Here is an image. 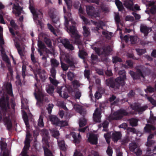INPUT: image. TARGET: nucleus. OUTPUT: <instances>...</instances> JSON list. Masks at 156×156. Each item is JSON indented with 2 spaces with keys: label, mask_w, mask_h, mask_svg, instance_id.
Returning <instances> with one entry per match:
<instances>
[{
  "label": "nucleus",
  "mask_w": 156,
  "mask_h": 156,
  "mask_svg": "<svg viewBox=\"0 0 156 156\" xmlns=\"http://www.w3.org/2000/svg\"><path fill=\"white\" fill-rule=\"evenodd\" d=\"M71 15L70 13H68L67 14L68 18H67V17L65 15H64V17L65 20L64 24L66 27L67 28V32L72 37L75 38L76 39L75 43L78 44V47L80 49L79 53V56L80 58L83 59L85 58L86 56L87 55V54L84 50H82L83 47L82 45L81 44H80L79 43L76 42V40L79 41V38L80 37V36L77 33V31L74 26L70 27L69 29L68 27V19H69V21L71 23H73V24H75V22L73 21L72 19H70V16Z\"/></svg>",
  "instance_id": "f257e3e1"
},
{
  "label": "nucleus",
  "mask_w": 156,
  "mask_h": 156,
  "mask_svg": "<svg viewBox=\"0 0 156 156\" xmlns=\"http://www.w3.org/2000/svg\"><path fill=\"white\" fill-rule=\"evenodd\" d=\"M10 109L9 103L8 100L6 101L4 98H0V121L2 117L1 114V110L3 112L4 117L3 121L5 125L8 130H10L12 127V123L10 117L11 114L8 112Z\"/></svg>",
  "instance_id": "f03ea898"
},
{
  "label": "nucleus",
  "mask_w": 156,
  "mask_h": 156,
  "mask_svg": "<svg viewBox=\"0 0 156 156\" xmlns=\"http://www.w3.org/2000/svg\"><path fill=\"white\" fill-rule=\"evenodd\" d=\"M119 74V77L117 78L115 80V83H113L111 79L106 80V84L109 87L113 88L116 86H123L124 84V80L126 78V73L124 70L120 71Z\"/></svg>",
  "instance_id": "7ed1b4c3"
},
{
  "label": "nucleus",
  "mask_w": 156,
  "mask_h": 156,
  "mask_svg": "<svg viewBox=\"0 0 156 156\" xmlns=\"http://www.w3.org/2000/svg\"><path fill=\"white\" fill-rule=\"evenodd\" d=\"M31 1H30L29 2L30 3L29 9L33 15L34 21L37 25L42 27L43 24L41 21V20L43 17L42 14L39 10L34 9L33 5L30 4Z\"/></svg>",
  "instance_id": "20e7f679"
},
{
  "label": "nucleus",
  "mask_w": 156,
  "mask_h": 156,
  "mask_svg": "<svg viewBox=\"0 0 156 156\" xmlns=\"http://www.w3.org/2000/svg\"><path fill=\"white\" fill-rule=\"evenodd\" d=\"M34 94L37 103L42 104L44 101L46 102L48 100L46 94L42 88H35Z\"/></svg>",
  "instance_id": "39448f33"
},
{
  "label": "nucleus",
  "mask_w": 156,
  "mask_h": 156,
  "mask_svg": "<svg viewBox=\"0 0 156 156\" xmlns=\"http://www.w3.org/2000/svg\"><path fill=\"white\" fill-rule=\"evenodd\" d=\"M61 57L60 59L61 65V67L63 69L66 71L67 70L68 67L65 64L62 62V60L66 62L69 64L71 66H73L74 65L73 62L72 61L69 60V55L64 53L63 51L60 52Z\"/></svg>",
  "instance_id": "423d86ee"
},
{
  "label": "nucleus",
  "mask_w": 156,
  "mask_h": 156,
  "mask_svg": "<svg viewBox=\"0 0 156 156\" xmlns=\"http://www.w3.org/2000/svg\"><path fill=\"white\" fill-rule=\"evenodd\" d=\"M128 115V113L126 110L120 109L113 113L112 118L113 120H119L121 119L124 116Z\"/></svg>",
  "instance_id": "0eeeda50"
},
{
  "label": "nucleus",
  "mask_w": 156,
  "mask_h": 156,
  "mask_svg": "<svg viewBox=\"0 0 156 156\" xmlns=\"http://www.w3.org/2000/svg\"><path fill=\"white\" fill-rule=\"evenodd\" d=\"M144 69L141 68L137 69L136 73H135L133 72L130 71L129 73L133 79H140L142 80H144V76L143 74L144 73Z\"/></svg>",
  "instance_id": "6e6552de"
},
{
  "label": "nucleus",
  "mask_w": 156,
  "mask_h": 156,
  "mask_svg": "<svg viewBox=\"0 0 156 156\" xmlns=\"http://www.w3.org/2000/svg\"><path fill=\"white\" fill-rule=\"evenodd\" d=\"M93 49L98 55H101L105 56L110 55L111 51H112V48L110 46L103 50V52H102V50L96 47L94 48Z\"/></svg>",
  "instance_id": "1a4fd4ad"
},
{
  "label": "nucleus",
  "mask_w": 156,
  "mask_h": 156,
  "mask_svg": "<svg viewBox=\"0 0 156 156\" xmlns=\"http://www.w3.org/2000/svg\"><path fill=\"white\" fill-rule=\"evenodd\" d=\"M124 5L128 9L132 11L140 10L139 6L137 4L134 5L133 2L131 0L129 1H128V0L125 1L124 3Z\"/></svg>",
  "instance_id": "9d476101"
},
{
  "label": "nucleus",
  "mask_w": 156,
  "mask_h": 156,
  "mask_svg": "<svg viewBox=\"0 0 156 156\" xmlns=\"http://www.w3.org/2000/svg\"><path fill=\"white\" fill-rule=\"evenodd\" d=\"M120 34H121L120 37L122 40H124L126 42H129L132 44H135L137 42L138 39L136 36H130L126 35L125 36L124 38H123L122 34L121 31L120 30Z\"/></svg>",
  "instance_id": "9b49d317"
},
{
  "label": "nucleus",
  "mask_w": 156,
  "mask_h": 156,
  "mask_svg": "<svg viewBox=\"0 0 156 156\" xmlns=\"http://www.w3.org/2000/svg\"><path fill=\"white\" fill-rule=\"evenodd\" d=\"M0 145L1 150L0 156H9V152L7 149V144L2 141H0Z\"/></svg>",
  "instance_id": "f8f14e48"
},
{
  "label": "nucleus",
  "mask_w": 156,
  "mask_h": 156,
  "mask_svg": "<svg viewBox=\"0 0 156 156\" xmlns=\"http://www.w3.org/2000/svg\"><path fill=\"white\" fill-rule=\"evenodd\" d=\"M69 89V94L73 96L76 99H80L81 96V92L78 88H67Z\"/></svg>",
  "instance_id": "ddd939ff"
},
{
  "label": "nucleus",
  "mask_w": 156,
  "mask_h": 156,
  "mask_svg": "<svg viewBox=\"0 0 156 156\" xmlns=\"http://www.w3.org/2000/svg\"><path fill=\"white\" fill-rule=\"evenodd\" d=\"M142 1L143 3L146 5L147 7L153 5L150 10L151 13L154 14L156 12V2L147 0H142Z\"/></svg>",
  "instance_id": "4468645a"
},
{
  "label": "nucleus",
  "mask_w": 156,
  "mask_h": 156,
  "mask_svg": "<svg viewBox=\"0 0 156 156\" xmlns=\"http://www.w3.org/2000/svg\"><path fill=\"white\" fill-rule=\"evenodd\" d=\"M101 114L100 109L98 108H96L93 114V119L94 122H101Z\"/></svg>",
  "instance_id": "2eb2a0df"
},
{
  "label": "nucleus",
  "mask_w": 156,
  "mask_h": 156,
  "mask_svg": "<svg viewBox=\"0 0 156 156\" xmlns=\"http://www.w3.org/2000/svg\"><path fill=\"white\" fill-rule=\"evenodd\" d=\"M50 146L47 140L44 141V146L43 147L45 156H53L52 153L49 149Z\"/></svg>",
  "instance_id": "dca6fc26"
},
{
  "label": "nucleus",
  "mask_w": 156,
  "mask_h": 156,
  "mask_svg": "<svg viewBox=\"0 0 156 156\" xmlns=\"http://www.w3.org/2000/svg\"><path fill=\"white\" fill-rule=\"evenodd\" d=\"M94 8L92 6H86L87 12L88 15L96 18L99 16V14L98 13H94Z\"/></svg>",
  "instance_id": "f3484780"
},
{
  "label": "nucleus",
  "mask_w": 156,
  "mask_h": 156,
  "mask_svg": "<svg viewBox=\"0 0 156 156\" xmlns=\"http://www.w3.org/2000/svg\"><path fill=\"white\" fill-rule=\"evenodd\" d=\"M131 108H132V109L136 112H141L146 110L147 108V106H144L140 107L139 105L137 104H135L134 105H131Z\"/></svg>",
  "instance_id": "a211bd4d"
},
{
  "label": "nucleus",
  "mask_w": 156,
  "mask_h": 156,
  "mask_svg": "<svg viewBox=\"0 0 156 156\" xmlns=\"http://www.w3.org/2000/svg\"><path fill=\"white\" fill-rule=\"evenodd\" d=\"M12 12L16 16H19L21 13L22 9L19 5L14 4L12 8Z\"/></svg>",
  "instance_id": "6ab92c4d"
},
{
  "label": "nucleus",
  "mask_w": 156,
  "mask_h": 156,
  "mask_svg": "<svg viewBox=\"0 0 156 156\" xmlns=\"http://www.w3.org/2000/svg\"><path fill=\"white\" fill-rule=\"evenodd\" d=\"M61 41L66 48L71 50L74 49V48L73 47L72 44H69L68 40L66 39H63L61 40Z\"/></svg>",
  "instance_id": "aec40b11"
},
{
  "label": "nucleus",
  "mask_w": 156,
  "mask_h": 156,
  "mask_svg": "<svg viewBox=\"0 0 156 156\" xmlns=\"http://www.w3.org/2000/svg\"><path fill=\"white\" fill-rule=\"evenodd\" d=\"M59 89L58 90V93L61 95V96L63 98L65 99H67L69 97V89L65 88L64 91H61V89L62 88H59Z\"/></svg>",
  "instance_id": "412c9836"
},
{
  "label": "nucleus",
  "mask_w": 156,
  "mask_h": 156,
  "mask_svg": "<svg viewBox=\"0 0 156 156\" xmlns=\"http://www.w3.org/2000/svg\"><path fill=\"white\" fill-rule=\"evenodd\" d=\"M88 139L91 144L94 145L97 144L98 138L96 135L94 134L90 135Z\"/></svg>",
  "instance_id": "4be33fe9"
},
{
  "label": "nucleus",
  "mask_w": 156,
  "mask_h": 156,
  "mask_svg": "<svg viewBox=\"0 0 156 156\" xmlns=\"http://www.w3.org/2000/svg\"><path fill=\"white\" fill-rule=\"evenodd\" d=\"M111 137L114 142L117 141L121 137V133L120 132H114L112 134Z\"/></svg>",
  "instance_id": "5701e85b"
},
{
  "label": "nucleus",
  "mask_w": 156,
  "mask_h": 156,
  "mask_svg": "<svg viewBox=\"0 0 156 156\" xmlns=\"http://www.w3.org/2000/svg\"><path fill=\"white\" fill-rule=\"evenodd\" d=\"M49 119L50 121L53 124L58 126V125L59 124L60 120L56 116L54 115H51L50 116Z\"/></svg>",
  "instance_id": "b1692460"
},
{
  "label": "nucleus",
  "mask_w": 156,
  "mask_h": 156,
  "mask_svg": "<svg viewBox=\"0 0 156 156\" xmlns=\"http://www.w3.org/2000/svg\"><path fill=\"white\" fill-rule=\"evenodd\" d=\"M140 30L141 32L144 34L145 36L147 35L148 33L151 30V28H148L144 25L141 26Z\"/></svg>",
  "instance_id": "393cba45"
},
{
  "label": "nucleus",
  "mask_w": 156,
  "mask_h": 156,
  "mask_svg": "<svg viewBox=\"0 0 156 156\" xmlns=\"http://www.w3.org/2000/svg\"><path fill=\"white\" fill-rule=\"evenodd\" d=\"M30 147V145L25 144L24 146L21 153L22 154V156H29L27 154V151L29 150ZM30 156H36L34 155H32Z\"/></svg>",
  "instance_id": "a878e982"
},
{
  "label": "nucleus",
  "mask_w": 156,
  "mask_h": 156,
  "mask_svg": "<svg viewBox=\"0 0 156 156\" xmlns=\"http://www.w3.org/2000/svg\"><path fill=\"white\" fill-rule=\"evenodd\" d=\"M156 129L155 127L152 125L147 124L144 127V130L146 133H150L151 130H154Z\"/></svg>",
  "instance_id": "bb28decb"
},
{
  "label": "nucleus",
  "mask_w": 156,
  "mask_h": 156,
  "mask_svg": "<svg viewBox=\"0 0 156 156\" xmlns=\"http://www.w3.org/2000/svg\"><path fill=\"white\" fill-rule=\"evenodd\" d=\"M58 144L60 149L62 151H65L66 148L65 146V141L63 140H61L58 141Z\"/></svg>",
  "instance_id": "cd10ccee"
},
{
  "label": "nucleus",
  "mask_w": 156,
  "mask_h": 156,
  "mask_svg": "<svg viewBox=\"0 0 156 156\" xmlns=\"http://www.w3.org/2000/svg\"><path fill=\"white\" fill-rule=\"evenodd\" d=\"M23 118L25 124L26 125V127L27 128H29V120L28 115L26 112H24L23 115Z\"/></svg>",
  "instance_id": "c85d7f7f"
},
{
  "label": "nucleus",
  "mask_w": 156,
  "mask_h": 156,
  "mask_svg": "<svg viewBox=\"0 0 156 156\" xmlns=\"http://www.w3.org/2000/svg\"><path fill=\"white\" fill-rule=\"evenodd\" d=\"M51 133L52 134L53 137L57 138L59 135V131L56 129L53 128L50 129Z\"/></svg>",
  "instance_id": "c756f323"
},
{
  "label": "nucleus",
  "mask_w": 156,
  "mask_h": 156,
  "mask_svg": "<svg viewBox=\"0 0 156 156\" xmlns=\"http://www.w3.org/2000/svg\"><path fill=\"white\" fill-rule=\"evenodd\" d=\"M79 11L80 17L84 22V23L87 24L88 23L87 19L81 14H83V9L81 8L80 7L79 9Z\"/></svg>",
  "instance_id": "7c9ffc66"
},
{
  "label": "nucleus",
  "mask_w": 156,
  "mask_h": 156,
  "mask_svg": "<svg viewBox=\"0 0 156 156\" xmlns=\"http://www.w3.org/2000/svg\"><path fill=\"white\" fill-rule=\"evenodd\" d=\"M115 3L119 11H122L123 9L122 3L119 0H115Z\"/></svg>",
  "instance_id": "2f4dec72"
},
{
  "label": "nucleus",
  "mask_w": 156,
  "mask_h": 156,
  "mask_svg": "<svg viewBox=\"0 0 156 156\" xmlns=\"http://www.w3.org/2000/svg\"><path fill=\"white\" fill-rule=\"evenodd\" d=\"M38 74L40 78L42 80H44L46 79V77L45 75V73L44 70H39V72L38 73Z\"/></svg>",
  "instance_id": "473e14b6"
},
{
  "label": "nucleus",
  "mask_w": 156,
  "mask_h": 156,
  "mask_svg": "<svg viewBox=\"0 0 156 156\" xmlns=\"http://www.w3.org/2000/svg\"><path fill=\"white\" fill-rule=\"evenodd\" d=\"M116 98V96L113 95L109 98V101L111 103L112 105H114L118 102L119 101H117V100L114 101L115 99Z\"/></svg>",
  "instance_id": "72a5a7b5"
},
{
  "label": "nucleus",
  "mask_w": 156,
  "mask_h": 156,
  "mask_svg": "<svg viewBox=\"0 0 156 156\" xmlns=\"http://www.w3.org/2000/svg\"><path fill=\"white\" fill-rule=\"evenodd\" d=\"M51 66L53 67H56L59 65V62L55 59H51Z\"/></svg>",
  "instance_id": "f704fd0d"
},
{
  "label": "nucleus",
  "mask_w": 156,
  "mask_h": 156,
  "mask_svg": "<svg viewBox=\"0 0 156 156\" xmlns=\"http://www.w3.org/2000/svg\"><path fill=\"white\" fill-rule=\"evenodd\" d=\"M103 35L107 39H110L112 36V33L108 32L107 31H104L102 32Z\"/></svg>",
  "instance_id": "c9c22d12"
},
{
  "label": "nucleus",
  "mask_w": 156,
  "mask_h": 156,
  "mask_svg": "<svg viewBox=\"0 0 156 156\" xmlns=\"http://www.w3.org/2000/svg\"><path fill=\"white\" fill-rule=\"evenodd\" d=\"M138 146L135 143H133L129 144V149L130 150L134 152L136 149L137 148Z\"/></svg>",
  "instance_id": "e433bc0d"
},
{
  "label": "nucleus",
  "mask_w": 156,
  "mask_h": 156,
  "mask_svg": "<svg viewBox=\"0 0 156 156\" xmlns=\"http://www.w3.org/2000/svg\"><path fill=\"white\" fill-rule=\"evenodd\" d=\"M49 15L51 18L52 19V21L53 22L56 23L58 21V19L57 17V16L55 15H54L53 12L50 13L49 12Z\"/></svg>",
  "instance_id": "4c0bfd02"
},
{
  "label": "nucleus",
  "mask_w": 156,
  "mask_h": 156,
  "mask_svg": "<svg viewBox=\"0 0 156 156\" xmlns=\"http://www.w3.org/2000/svg\"><path fill=\"white\" fill-rule=\"evenodd\" d=\"M43 118V116L41 115H40L39 119H38V125L40 127H43L44 126Z\"/></svg>",
  "instance_id": "58836bf2"
},
{
  "label": "nucleus",
  "mask_w": 156,
  "mask_h": 156,
  "mask_svg": "<svg viewBox=\"0 0 156 156\" xmlns=\"http://www.w3.org/2000/svg\"><path fill=\"white\" fill-rule=\"evenodd\" d=\"M115 21L117 23V30H120V29H119L118 25L120 23V18L119 16V14L117 13L115 14Z\"/></svg>",
  "instance_id": "ea45409f"
},
{
  "label": "nucleus",
  "mask_w": 156,
  "mask_h": 156,
  "mask_svg": "<svg viewBox=\"0 0 156 156\" xmlns=\"http://www.w3.org/2000/svg\"><path fill=\"white\" fill-rule=\"evenodd\" d=\"M49 79L50 83L55 87L57 86L58 84L59 83V82L55 80V78H53L50 77Z\"/></svg>",
  "instance_id": "a19ab883"
},
{
  "label": "nucleus",
  "mask_w": 156,
  "mask_h": 156,
  "mask_svg": "<svg viewBox=\"0 0 156 156\" xmlns=\"http://www.w3.org/2000/svg\"><path fill=\"white\" fill-rule=\"evenodd\" d=\"M147 122L152 124H155L156 123V117L153 115L151 116Z\"/></svg>",
  "instance_id": "79ce46f5"
},
{
  "label": "nucleus",
  "mask_w": 156,
  "mask_h": 156,
  "mask_svg": "<svg viewBox=\"0 0 156 156\" xmlns=\"http://www.w3.org/2000/svg\"><path fill=\"white\" fill-rule=\"evenodd\" d=\"M14 42L16 43L15 46L18 50V51L19 54L21 56L23 55V52L22 50L20 48L19 44H18L17 42L16 41V40L14 39Z\"/></svg>",
  "instance_id": "37998d69"
},
{
  "label": "nucleus",
  "mask_w": 156,
  "mask_h": 156,
  "mask_svg": "<svg viewBox=\"0 0 156 156\" xmlns=\"http://www.w3.org/2000/svg\"><path fill=\"white\" fill-rule=\"evenodd\" d=\"M2 32L3 28L0 26V44H4Z\"/></svg>",
  "instance_id": "c03bdc74"
},
{
  "label": "nucleus",
  "mask_w": 156,
  "mask_h": 156,
  "mask_svg": "<svg viewBox=\"0 0 156 156\" xmlns=\"http://www.w3.org/2000/svg\"><path fill=\"white\" fill-rule=\"evenodd\" d=\"M83 29L84 36L85 37H87L90 34V32L88 28L84 26L83 27Z\"/></svg>",
  "instance_id": "a18cd8bd"
},
{
  "label": "nucleus",
  "mask_w": 156,
  "mask_h": 156,
  "mask_svg": "<svg viewBox=\"0 0 156 156\" xmlns=\"http://www.w3.org/2000/svg\"><path fill=\"white\" fill-rule=\"evenodd\" d=\"M1 52L2 54V59L8 63L9 62V60L7 56L4 53L3 50H1Z\"/></svg>",
  "instance_id": "49530a36"
},
{
  "label": "nucleus",
  "mask_w": 156,
  "mask_h": 156,
  "mask_svg": "<svg viewBox=\"0 0 156 156\" xmlns=\"http://www.w3.org/2000/svg\"><path fill=\"white\" fill-rule=\"evenodd\" d=\"M138 120L134 118L130 120V124L132 126H136L137 125Z\"/></svg>",
  "instance_id": "de8ad7c7"
},
{
  "label": "nucleus",
  "mask_w": 156,
  "mask_h": 156,
  "mask_svg": "<svg viewBox=\"0 0 156 156\" xmlns=\"http://www.w3.org/2000/svg\"><path fill=\"white\" fill-rule=\"evenodd\" d=\"M147 99L151 104L154 106H156V100L154 99L151 97H148Z\"/></svg>",
  "instance_id": "09e8293b"
},
{
  "label": "nucleus",
  "mask_w": 156,
  "mask_h": 156,
  "mask_svg": "<svg viewBox=\"0 0 156 156\" xmlns=\"http://www.w3.org/2000/svg\"><path fill=\"white\" fill-rule=\"evenodd\" d=\"M68 123L66 121H59V124L58 126H60L61 127H63L67 126Z\"/></svg>",
  "instance_id": "8fccbe9b"
},
{
  "label": "nucleus",
  "mask_w": 156,
  "mask_h": 156,
  "mask_svg": "<svg viewBox=\"0 0 156 156\" xmlns=\"http://www.w3.org/2000/svg\"><path fill=\"white\" fill-rule=\"evenodd\" d=\"M94 24L95 25H97L98 27V28H97V29H98L99 28H102V27L105 26V23L102 21L99 22L98 23L95 22Z\"/></svg>",
  "instance_id": "3c124183"
},
{
  "label": "nucleus",
  "mask_w": 156,
  "mask_h": 156,
  "mask_svg": "<svg viewBox=\"0 0 156 156\" xmlns=\"http://www.w3.org/2000/svg\"><path fill=\"white\" fill-rule=\"evenodd\" d=\"M53 106L54 105L52 104H49L48 105V107L47 108V110L48 111V113L49 114H51Z\"/></svg>",
  "instance_id": "603ef678"
},
{
  "label": "nucleus",
  "mask_w": 156,
  "mask_h": 156,
  "mask_svg": "<svg viewBox=\"0 0 156 156\" xmlns=\"http://www.w3.org/2000/svg\"><path fill=\"white\" fill-rule=\"evenodd\" d=\"M47 26L48 28L53 33L54 35H56V34L55 32V30L53 26L49 23H48L47 24Z\"/></svg>",
  "instance_id": "864d4df0"
},
{
  "label": "nucleus",
  "mask_w": 156,
  "mask_h": 156,
  "mask_svg": "<svg viewBox=\"0 0 156 156\" xmlns=\"http://www.w3.org/2000/svg\"><path fill=\"white\" fill-rule=\"evenodd\" d=\"M71 134L72 136V137L74 139V140L76 143H79V141L78 138H77L76 133L74 132H73Z\"/></svg>",
  "instance_id": "5fc2aeb1"
},
{
  "label": "nucleus",
  "mask_w": 156,
  "mask_h": 156,
  "mask_svg": "<svg viewBox=\"0 0 156 156\" xmlns=\"http://www.w3.org/2000/svg\"><path fill=\"white\" fill-rule=\"evenodd\" d=\"M74 108L76 109V111L79 113L80 114H82L83 110L82 109V108L80 107L79 106L77 105H75Z\"/></svg>",
  "instance_id": "6e6d98bb"
},
{
  "label": "nucleus",
  "mask_w": 156,
  "mask_h": 156,
  "mask_svg": "<svg viewBox=\"0 0 156 156\" xmlns=\"http://www.w3.org/2000/svg\"><path fill=\"white\" fill-rule=\"evenodd\" d=\"M67 76L68 79L71 80L73 79L74 76V75L73 73L69 72L68 73Z\"/></svg>",
  "instance_id": "4d7b16f0"
},
{
  "label": "nucleus",
  "mask_w": 156,
  "mask_h": 156,
  "mask_svg": "<svg viewBox=\"0 0 156 156\" xmlns=\"http://www.w3.org/2000/svg\"><path fill=\"white\" fill-rule=\"evenodd\" d=\"M32 51V53L31 55V59L32 60V62L34 63L36 62V61L35 59L34 58V48L33 47H32L31 48Z\"/></svg>",
  "instance_id": "13d9d810"
},
{
  "label": "nucleus",
  "mask_w": 156,
  "mask_h": 156,
  "mask_svg": "<svg viewBox=\"0 0 156 156\" xmlns=\"http://www.w3.org/2000/svg\"><path fill=\"white\" fill-rule=\"evenodd\" d=\"M4 16V14L3 12L0 13V23L4 24H5V21H4L3 17Z\"/></svg>",
  "instance_id": "bf43d9fd"
},
{
  "label": "nucleus",
  "mask_w": 156,
  "mask_h": 156,
  "mask_svg": "<svg viewBox=\"0 0 156 156\" xmlns=\"http://www.w3.org/2000/svg\"><path fill=\"white\" fill-rule=\"evenodd\" d=\"M16 78L17 80L16 82V84L17 86H18V87L21 86V83L20 79V76L19 75H17L16 76Z\"/></svg>",
  "instance_id": "052dcab7"
},
{
  "label": "nucleus",
  "mask_w": 156,
  "mask_h": 156,
  "mask_svg": "<svg viewBox=\"0 0 156 156\" xmlns=\"http://www.w3.org/2000/svg\"><path fill=\"white\" fill-rule=\"evenodd\" d=\"M136 51L139 55H141L146 52V50L145 49H136Z\"/></svg>",
  "instance_id": "680f3d73"
},
{
  "label": "nucleus",
  "mask_w": 156,
  "mask_h": 156,
  "mask_svg": "<svg viewBox=\"0 0 156 156\" xmlns=\"http://www.w3.org/2000/svg\"><path fill=\"white\" fill-rule=\"evenodd\" d=\"M51 76L52 78H55V75L56 74V71L55 69L54 68H52L51 70Z\"/></svg>",
  "instance_id": "e2e57ef3"
},
{
  "label": "nucleus",
  "mask_w": 156,
  "mask_h": 156,
  "mask_svg": "<svg viewBox=\"0 0 156 156\" xmlns=\"http://www.w3.org/2000/svg\"><path fill=\"white\" fill-rule=\"evenodd\" d=\"M10 24L11 26L12 27V28L14 29H16L17 27V26L16 24L14 22V20H11L10 21Z\"/></svg>",
  "instance_id": "0e129e2a"
},
{
  "label": "nucleus",
  "mask_w": 156,
  "mask_h": 156,
  "mask_svg": "<svg viewBox=\"0 0 156 156\" xmlns=\"http://www.w3.org/2000/svg\"><path fill=\"white\" fill-rule=\"evenodd\" d=\"M38 46L40 49H43L45 48V46L43 43L41 41L38 42Z\"/></svg>",
  "instance_id": "69168bd1"
},
{
  "label": "nucleus",
  "mask_w": 156,
  "mask_h": 156,
  "mask_svg": "<svg viewBox=\"0 0 156 156\" xmlns=\"http://www.w3.org/2000/svg\"><path fill=\"white\" fill-rule=\"evenodd\" d=\"M121 61V59L118 57H115L113 58V62L114 63H116L117 62H120Z\"/></svg>",
  "instance_id": "338daca9"
},
{
  "label": "nucleus",
  "mask_w": 156,
  "mask_h": 156,
  "mask_svg": "<svg viewBox=\"0 0 156 156\" xmlns=\"http://www.w3.org/2000/svg\"><path fill=\"white\" fill-rule=\"evenodd\" d=\"M66 3L68 9H70L72 5V3L71 1L70 0H64Z\"/></svg>",
  "instance_id": "774afa93"
}]
</instances>
